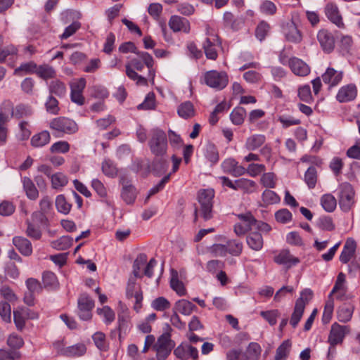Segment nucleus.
Segmentation results:
<instances>
[{
    "label": "nucleus",
    "instance_id": "1",
    "mask_svg": "<svg viewBox=\"0 0 360 360\" xmlns=\"http://www.w3.org/2000/svg\"><path fill=\"white\" fill-rule=\"evenodd\" d=\"M137 58H132L130 62L126 64V75L131 79L136 81V84L145 85L147 84V79L139 75L136 71H142L146 65L148 69H151L153 65V57L147 52L136 53Z\"/></svg>",
    "mask_w": 360,
    "mask_h": 360
},
{
    "label": "nucleus",
    "instance_id": "9",
    "mask_svg": "<svg viewBox=\"0 0 360 360\" xmlns=\"http://www.w3.org/2000/svg\"><path fill=\"white\" fill-rule=\"evenodd\" d=\"M204 81L208 86L217 90H221L227 86L229 78L227 74L224 71L210 70L205 73Z\"/></svg>",
    "mask_w": 360,
    "mask_h": 360
},
{
    "label": "nucleus",
    "instance_id": "24",
    "mask_svg": "<svg viewBox=\"0 0 360 360\" xmlns=\"http://www.w3.org/2000/svg\"><path fill=\"white\" fill-rule=\"evenodd\" d=\"M169 26L174 32H190V22L188 20L178 15H172L169 20Z\"/></svg>",
    "mask_w": 360,
    "mask_h": 360
},
{
    "label": "nucleus",
    "instance_id": "17",
    "mask_svg": "<svg viewBox=\"0 0 360 360\" xmlns=\"http://www.w3.org/2000/svg\"><path fill=\"white\" fill-rule=\"evenodd\" d=\"M221 167L224 173L238 177L246 174V169L233 158H229L225 159L221 165Z\"/></svg>",
    "mask_w": 360,
    "mask_h": 360
},
{
    "label": "nucleus",
    "instance_id": "43",
    "mask_svg": "<svg viewBox=\"0 0 360 360\" xmlns=\"http://www.w3.org/2000/svg\"><path fill=\"white\" fill-rule=\"evenodd\" d=\"M291 342L289 340L283 341L276 349L274 360H285L291 348Z\"/></svg>",
    "mask_w": 360,
    "mask_h": 360
},
{
    "label": "nucleus",
    "instance_id": "27",
    "mask_svg": "<svg viewBox=\"0 0 360 360\" xmlns=\"http://www.w3.org/2000/svg\"><path fill=\"white\" fill-rule=\"evenodd\" d=\"M13 243L19 252L24 256H30L32 253V246L30 241L21 236L13 238Z\"/></svg>",
    "mask_w": 360,
    "mask_h": 360
},
{
    "label": "nucleus",
    "instance_id": "33",
    "mask_svg": "<svg viewBox=\"0 0 360 360\" xmlns=\"http://www.w3.org/2000/svg\"><path fill=\"white\" fill-rule=\"evenodd\" d=\"M262 348L260 345L257 342H252L248 345L241 360H259Z\"/></svg>",
    "mask_w": 360,
    "mask_h": 360
},
{
    "label": "nucleus",
    "instance_id": "62",
    "mask_svg": "<svg viewBox=\"0 0 360 360\" xmlns=\"http://www.w3.org/2000/svg\"><path fill=\"white\" fill-rule=\"evenodd\" d=\"M93 340L96 346L103 351L108 349V345L105 341V335L101 332H96L92 336Z\"/></svg>",
    "mask_w": 360,
    "mask_h": 360
},
{
    "label": "nucleus",
    "instance_id": "49",
    "mask_svg": "<svg viewBox=\"0 0 360 360\" xmlns=\"http://www.w3.org/2000/svg\"><path fill=\"white\" fill-rule=\"evenodd\" d=\"M36 72L39 77L44 79L53 78L56 76L55 70L49 65H40L37 67Z\"/></svg>",
    "mask_w": 360,
    "mask_h": 360
},
{
    "label": "nucleus",
    "instance_id": "48",
    "mask_svg": "<svg viewBox=\"0 0 360 360\" xmlns=\"http://www.w3.org/2000/svg\"><path fill=\"white\" fill-rule=\"evenodd\" d=\"M26 234L28 237L34 240H39L41 237L40 226L33 224L30 220H27Z\"/></svg>",
    "mask_w": 360,
    "mask_h": 360
},
{
    "label": "nucleus",
    "instance_id": "51",
    "mask_svg": "<svg viewBox=\"0 0 360 360\" xmlns=\"http://www.w3.org/2000/svg\"><path fill=\"white\" fill-rule=\"evenodd\" d=\"M98 314L103 317V321L106 324H110L114 321L115 315L113 310L108 306H104L101 309H97Z\"/></svg>",
    "mask_w": 360,
    "mask_h": 360
},
{
    "label": "nucleus",
    "instance_id": "56",
    "mask_svg": "<svg viewBox=\"0 0 360 360\" xmlns=\"http://www.w3.org/2000/svg\"><path fill=\"white\" fill-rule=\"evenodd\" d=\"M103 174L110 177H114L117 174V169L113 162L110 160H105L102 164Z\"/></svg>",
    "mask_w": 360,
    "mask_h": 360
},
{
    "label": "nucleus",
    "instance_id": "50",
    "mask_svg": "<svg viewBox=\"0 0 360 360\" xmlns=\"http://www.w3.org/2000/svg\"><path fill=\"white\" fill-rule=\"evenodd\" d=\"M264 205H273L279 202V196L273 191L266 189L262 195Z\"/></svg>",
    "mask_w": 360,
    "mask_h": 360
},
{
    "label": "nucleus",
    "instance_id": "42",
    "mask_svg": "<svg viewBox=\"0 0 360 360\" xmlns=\"http://www.w3.org/2000/svg\"><path fill=\"white\" fill-rule=\"evenodd\" d=\"M42 282L44 288L50 290L57 288L59 285L56 274L51 271H46L43 274Z\"/></svg>",
    "mask_w": 360,
    "mask_h": 360
},
{
    "label": "nucleus",
    "instance_id": "11",
    "mask_svg": "<svg viewBox=\"0 0 360 360\" xmlns=\"http://www.w3.org/2000/svg\"><path fill=\"white\" fill-rule=\"evenodd\" d=\"M354 192L351 184L345 183L340 186L339 205L344 212H348L354 204Z\"/></svg>",
    "mask_w": 360,
    "mask_h": 360
},
{
    "label": "nucleus",
    "instance_id": "46",
    "mask_svg": "<svg viewBox=\"0 0 360 360\" xmlns=\"http://www.w3.org/2000/svg\"><path fill=\"white\" fill-rule=\"evenodd\" d=\"M204 154L205 158L212 163L215 164L219 161V153L216 146L208 143L206 144L204 149Z\"/></svg>",
    "mask_w": 360,
    "mask_h": 360
},
{
    "label": "nucleus",
    "instance_id": "37",
    "mask_svg": "<svg viewBox=\"0 0 360 360\" xmlns=\"http://www.w3.org/2000/svg\"><path fill=\"white\" fill-rule=\"evenodd\" d=\"M179 117L184 119H188L195 115V109L191 101H186L181 103L177 109Z\"/></svg>",
    "mask_w": 360,
    "mask_h": 360
},
{
    "label": "nucleus",
    "instance_id": "38",
    "mask_svg": "<svg viewBox=\"0 0 360 360\" xmlns=\"http://www.w3.org/2000/svg\"><path fill=\"white\" fill-rule=\"evenodd\" d=\"M22 184L27 197L30 200H36L39 196V192L32 181L28 177H24Z\"/></svg>",
    "mask_w": 360,
    "mask_h": 360
},
{
    "label": "nucleus",
    "instance_id": "41",
    "mask_svg": "<svg viewBox=\"0 0 360 360\" xmlns=\"http://www.w3.org/2000/svg\"><path fill=\"white\" fill-rule=\"evenodd\" d=\"M49 89L51 94H55L60 98L64 96L67 91L65 84L58 79L50 82Z\"/></svg>",
    "mask_w": 360,
    "mask_h": 360
},
{
    "label": "nucleus",
    "instance_id": "13",
    "mask_svg": "<svg viewBox=\"0 0 360 360\" xmlns=\"http://www.w3.org/2000/svg\"><path fill=\"white\" fill-rule=\"evenodd\" d=\"M350 331L348 326H342L338 323H334L331 326L330 331L328 335V342L333 347L342 342L345 335Z\"/></svg>",
    "mask_w": 360,
    "mask_h": 360
},
{
    "label": "nucleus",
    "instance_id": "25",
    "mask_svg": "<svg viewBox=\"0 0 360 360\" xmlns=\"http://www.w3.org/2000/svg\"><path fill=\"white\" fill-rule=\"evenodd\" d=\"M357 94L356 87L354 84H347L341 87L336 96L337 100L340 103L354 100Z\"/></svg>",
    "mask_w": 360,
    "mask_h": 360
},
{
    "label": "nucleus",
    "instance_id": "23",
    "mask_svg": "<svg viewBox=\"0 0 360 360\" xmlns=\"http://www.w3.org/2000/svg\"><path fill=\"white\" fill-rule=\"evenodd\" d=\"M274 262L278 264L285 265L287 268H291L300 263V259L290 254L288 250H282L274 257Z\"/></svg>",
    "mask_w": 360,
    "mask_h": 360
},
{
    "label": "nucleus",
    "instance_id": "32",
    "mask_svg": "<svg viewBox=\"0 0 360 360\" xmlns=\"http://www.w3.org/2000/svg\"><path fill=\"white\" fill-rule=\"evenodd\" d=\"M86 352V346L82 343H79L63 348L61 350V354L67 357H79L83 356Z\"/></svg>",
    "mask_w": 360,
    "mask_h": 360
},
{
    "label": "nucleus",
    "instance_id": "7",
    "mask_svg": "<svg viewBox=\"0 0 360 360\" xmlns=\"http://www.w3.org/2000/svg\"><path fill=\"white\" fill-rule=\"evenodd\" d=\"M206 35L207 37L202 44V49L207 59L215 60L218 56L217 47L220 46L221 42L218 35L210 27L206 28Z\"/></svg>",
    "mask_w": 360,
    "mask_h": 360
},
{
    "label": "nucleus",
    "instance_id": "16",
    "mask_svg": "<svg viewBox=\"0 0 360 360\" xmlns=\"http://www.w3.org/2000/svg\"><path fill=\"white\" fill-rule=\"evenodd\" d=\"M85 86L86 80L84 78H80L70 84V97L73 103L79 105H82L84 103V97L82 93Z\"/></svg>",
    "mask_w": 360,
    "mask_h": 360
},
{
    "label": "nucleus",
    "instance_id": "8",
    "mask_svg": "<svg viewBox=\"0 0 360 360\" xmlns=\"http://www.w3.org/2000/svg\"><path fill=\"white\" fill-rule=\"evenodd\" d=\"M174 342L171 340L169 333H164L161 335L157 342H155L153 349L156 352V356L158 360H165L167 358L171 353L172 349L174 348Z\"/></svg>",
    "mask_w": 360,
    "mask_h": 360
},
{
    "label": "nucleus",
    "instance_id": "52",
    "mask_svg": "<svg viewBox=\"0 0 360 360\" xmlns=\"http://www.w3.org/2000/svg\"><path fill=\"white\" fill-rule=\"evenodd\" d=\"M56 206L59 212L67 214L70 212L72 205L67 202L63 195H59L56 200Z\"/></svg>",
    "mask_w": 360,
    "mask_h": 360
},
{
    "label": "nucleus",
    "instance_id": "2",
    "mask_svg": "<svg viewBox=\"0 0 360 360\" xmlns=\"http://www.w3.org/2000/svg\"><path fill=\"white\" fill-rule=\"evenodd\" d=\"M49 126L58 137L65 134H75L79 129L77 124L73 120L66 117H58L51 120Z\"/></svg>",
    "mask_w": 360,
    "mask_h": 360
},
{
    "label": "nucleus",
    "instance_id": "6",
    "mask_svg": "<svg viewBox=\"0 0 360 360\" xmlns=\"http://www.w3.org/2000/svg\"><path fill=\"white\" fill-rule=\"evenodd\" d=\"M13 116V105L10 101H5L0 107V146L6 143L8 129L7 123Z\"/></svg>",
    "mask_w": 360,
    "mask_h": 360
},
{
    "label": "nucleus",
    "instance_id": "36",
    "mask_svg": "<svg viewBox=\"0 0 360 360\" xmlns=\"http://www.w3.org/2000/svg\"><path fill=\"white\" fill-rule=\"evenodd\" d=\"M266 141L263 134H254L248 137L245 142V148L248 150H255L262 146Z\"/></svg>",
    "mask_w": 360,
    "mask_h": 360
},
{
    "label": "nucleus",
    "instance_id": "31",
    "mask_svg": "<svg viewBox=\"0 0 360 360\" xmlns=\"http://www.w3.org/2000/svg\"><path fill=\"white\" fill-rule=\"evenodd\" d=\"M356 242L352 238H348L344 245V248L340 256V260L344 264H347L354 255L356 250Z\"/></svg>",
    "mask_w": 360,
    "mask_h": 360
},
{
    "label": "nucleus",
    "instance_id": "35",
    "mask_svg": "<svg viewBox=\"0 0 360 360\" xmlns=\"http://www.w3.org/2000/svg\"><path fill=\"white\" fill-rule=\"evenodd\" d=\"M50 133L46 131H42L34 134L31 139V145L34 148L43 147L50 142Z\"/></svg>",
    "mask_w": 360,
    "mask_h": 360
},
{
    "label": "nucleus",
    "instance_id": "40",
    "mask_svg": "<svg viewBox=\"0 0 360 360\" xmlns=\"http://www.w3.org/2000/svg\"><path fill=\"white\" fill-rule=\"evenodd\" d=\"M72 244V238L68 236H63L51 242V246L57 250H65Z\"/></svg>",
    "mask_w": 360,
    "mask_h": 360
},
{
    "label": "nucleus",
    "instance_id": "19",
    "mask_svg": "<svg viewBox=\"0 0 360 360\" xmlns=\"http://www.w3.org/2000/svg\"><path fill=\"white\" fill-rule=\"evenodd\" d=\"M117 330L120 339L122 334H126L129 330L130 324V316L128 308L126 306H121L120 311L117 316Z\"/></svg>",
    "mask_w": 360,
    "mask_h": 360
},
{
    "label": "nucleus",
    "instance_id": "64",
    "mask_svg": "<svg viewBox=\"0 0 360 360\" xmlns=\"http://www.w3.org/2000/svg\"><path fill=\"white\" fill-rule=\"evenodd\" d=\"M170 302L164 297L155 299L151 304L152 307L157 311H164L170 307Z\"/></svg>",
    "mask_w": 360,
    "mask_h": 360
},
{
    "label": "nucleus",
    "instance_id": "59",
    "mask_svg": "<svg viewBox=\"0 0 360 360\" xmlns=\"http://www.w3.org/2000/svg\"><path fill=\"white\" fill-rule=\"evenodd\" d=\"M0 316L6 323H11V307L8 302L5 301L0 302Z\"/></svg>",
    "mask_w": 360,
    "mask_h": 360
},
{
    "label": "nucleus",
    "instance_id": "20",
    "mask_svg": "<svg viewBox=\"0 0 360 360\" xmlns=\"http://www.w3.org/2000/svg\"><path fill=\"white\" fill-rule=\"evenodd\" d=\"M283 33L285 39L290 42L299 44L302 40V35L293 22H287L283 26Z\"/></svg>",
    "mask_w": 360,
    "mask_h": 360
},
{
    "label": "nucleus",
    "instance_id": "12",
    "mask_svg": "<svg viewBox=\"0 0 360 360\" xmlns=\"http://www.w3.org/2000/svg\"><path fill=\"white\" fill-rule=\"evenodd\" d=\"M120 184L122 185V199L128 205L133 204L136 198L137 191L132 185L131 180L125 176H122L120 179Z\"/></svg>",
    "mask_w": 360,
    "mask_h": 360
},
{
    "label": "nucleus",
    "instance_id": "10",
    "mask_svg": "<svg viewBox=\"0 0 360 360\" xmlns=\"http://www.w3.org/2000/svg\"><path fill=\"white\" fill-rule=\"evenodd\" d=\"M136 278L130 277L126 287V297L128 299L135 298L134 309L137 312L142 307L143 292L141 285L136 282Z\"/></svg>",
    "mask_w": 360,
    "mask_h": 360
},
{
    "label": "nucleus",
    "instance_id": "22",
    "mask_svg": "<svg viewBox=\"0 0 360 360\" xmlns=\"http://www.w3.org/2000/svg\"><path fill=\"white\" fill-rule=\"evenodd\" d=\"M325 13L328 20L338 27L344 26L342 15L338 6L334 3H328L325 7Z\"/></svg>",
    "mask_w": 360,
    "mask_h": 360
},
{
    "label": "nucleus",
    "instance_id": "29",
    "mask_svg": "<svg viewBox=\"0 0 360 360\" xmlns=\"http://www.w3.org/2000/svg\"><path fill=\"white\" fill-rule=\"evenodd\" d=\"M246 243L248 247L252 250L259 251L263 247L264 240L259 232L252 231L248 235Z\"/></svg>",
    "mask_w": 360,
    "mask_h": 360
},
{
    "label": "nucleus",
    "instance_id": "21",
    "mask_svg": "<svg viewBox=\"0 0 360 360\" xmlns=\"http://www.w3.org/2000/svg\"><path fill=\"white\" fill-rule=\"evenodd\" d=\"M288 65L292 72L297 76L304 77L310 72L309 65L298 58L292 57L290 58Z\"/></svg>",
    "mask_w": 360,
    "mask_h": 360
},
{
    "label": "nucleus",
    "instance_id": "55",
    "mask_svg": "<svg viewBox=\"0 0 360 360\" xmlns=\"http://www.w3.org/2000/svg\"><path fill=\"white\" fill-rule=\"evenodd\" d=\"M304 181L309 188L315 187L317 181L316 169L314 167H310L304 174Z\"/></svg>",
    "mask_w": 360,
    "mask_h": 360
},
{
    "label": "nucleus",
    "instance_id": "44",
    "mask_svg": "<svg viewBox=\"0 0 360 360\" xmlns=\"http://www.w3.org/2000/svg\"><path fill=\"white\" fill-rule=\"evenodd\" d=\"M246 116V111L242 107L235 108L230 114V119L235 125H240L243 123Z\"/></svg>",
    "mask_w": 360,
    "mask_h": 360
},
{
    "label": "nucleus",
    "instance_id": "47",
    "mask_svg": "<svg viewBox=\"0 0 360 360\" xmlns=\"http://www.w3.org/2000/svg\"><path fill=\"white\" fill-rule=\"evenodd\" d=\"M147 262V256L145 254H139L135 259L133 264L134 278H141L140 271Z\"/></svg>",
    "mask_w": 360,
    "mask_h": 360
},
{
    "label": "nucleus",
    "instance_id": "34",
    "mask_svg": "<svg viewBox=\"0 0 360 360\" xmlns=\"http://www.w3.org/2000/svg\"><path fill=\"white\" fill-rule=\"evenodd\" d=\"M236 190H242L244 193H252L256 191L257 185L255 181L240 178L236 180Z\"/></svg>",
    "mask_w": 360,
    "mask_h": 360
},
{
    "label": "nucleus",
    "instance_id": "45",
    "mask_svg": "<svg viewBox=\"0 0 360 360\" xmlns=\"http://www.w3.org/2000/svg\"><path fill=\"white\" fill-rule=\"evenodd\" d=\"M321 204L326 212H332L336 207L337 201L333 195L325 194L321 198Z\"/></svg>",
    "mask_w": 360,
    "mask_h": 360
},
{
    "label": "nucleus",
    "instance_id": "60",
    "mask_svg": "<svg viewBox=\"0 0 360 360\" xmlns=\"http://www.w3.org/2000/svg\"><path fill=\"white\" fill-rule=\"evenodd\" d=\"M45 107L49 113L52 115H58L59 113L60 108L58 106V101L52 95L48 97L45 103Z\"/></svg>",
    "mask_w": 360,
    "mask_h": 360
},
{
    "label": "nucleus",
    "instance_id": "28",
    "mask_svg": "<svg viewBox=\"0 0 360 360\" xmlns=\"http://www.w3.org/2000/svg\"><path fill=\"white\" fill-rule=\"evenodd\" d=\"M196 306L191 302L186 300H180L177 301L173 308V311L180 313L184 316H189L193 311H196Z\"/></svg>",
    "mask_w": 360,
    "mask_h": 360
},
{
    "label": "nucleus",
    "instance_id": "5",
    "mask_svg": "<svg viewBox=\"0 0 360 360\" xmlns=\"http://www.w3.org/2000/svg\"><path fill=\"white\" fill-rule=\"evenodd\" d=\"M313 291L305 288L300 292V297L296 300L294 311L292 314L290 323L292 328H296L303 315L306 305L313 297Z\"/></svg>",
    "mask_w": 360,
    "mask_h": 360
},
{
    "label": "nucleus",
    "instance_id": "15",
    "mask_svg": "<svg viewBox=\"0 0 360 360\" xmlns=\"http://www.w3.org/2000/svg\"><path fill=\"white\" fill-rule=\"evenodd\" d=\"M174 354L181 360L198 359V349L188 343L183 342L180 344L174 350Z\"/></svg>",
    "mask_w": 360,
    "mask_h": 360
},
{
    "label": "nucleus",
    "instance_id": "53",
    "mask_svg": "<svg viewBox=\"0 0 360 360\" xmlns=\"http://www.w3.org/2000/svg\"><path fill=\"white\" fill-rule=\"evenodd\" d=\"M261 184L266 188H274L276 187V178L273 172L264 173L260 179Z\"/></svg>",
    "mask_w": 360,
    "mask_h": 360
},
{
    "label": "nucleus",
    "instance_id": "57",
    "mask_svg": "<svg viewBox=\"0 0 360 360\" xmlns=\"http://www.w3.org/2000/svg\"><path fill=\"white\" fill-rule=\"evenodd\" d=\"M52 187L55 189L65 186L68 184V178L63 173L58 172L51 176Z\"/></svg>",
    "mask_w": 360,
    "mask_h": 360
},
{
    "label": "nucleus",
    "instance_id": "14",
    "mask_svg": "<svg viewBox=\"0 0 360 360\" xmlns=\"http://www.w3.org/2000/svg\"><path fill=\"white\" fill-rule=\"evenodd\" d=\"M79 316L81 319L87 321L91 319V309L94 307V300L86 294H82L77 301Z\"/></svg>",
    "mask_w": 360,
    "mask_h": 360
},
{
    "label": "nucleus",
    "instance_id": "30",
    "mask_svg": "<svg viewBox=\"0 0 360 360\" xmlns=\"http://www.w3.org/2000/svg\"><path fill=\"white\" fill-rule=\"evenodd\" d=\"M345 283V275L341 272L338 274L335 285L328 296L333 297V294H337V298L342 300L347 291V287Z\"/></svg>",
    "mask_w": 360,
    "mask_h": 360
},
{
    "label": "nucleus",
    "instance_id": "39",
    "mask_svg": "<svg viewBox=\"0 0 360 360\" xmlns=\"http://www.w3.org/2000/svg\"><path fill=\"white\" fill-rule=\"evenodd\" d=\"M354 311V307L349 304H343L338 310V320L343 323L349 321Z\"/></svg>",
    "mask_w": 360,
    "mask_h": 360
},
{
    "label": "nucleus",
    "instance_id": "4",
    "mask_svg": "<svg viewBox=\"0 0 360 360\" xmlns=\"http://www.w3.org/2000/svg\"><path fill=\"white\" fill-rule=\"evenodd\" d=\"M214 191L212 188L200 189L198 193L200 204L199 212L205 221L212 217L213 198Z\"/></svg>",
    "mask_w": 360,
    "mask_h": 360
},
{
    "label": "nucleus",
    "instance_id": "61",
    "mask_svg": "<svg viewBox=\"0 0 360 360\" xmlns=\"http://www.w3.org/2000/svg\"><path fill=\"white\" fill-rule=\"evenodd\" d=\"M24 312L22 311L19 307L16 310L13 311V321L18 330H22L25 325V316Z\"/></svg>",
    "mask_w": 360,
    "mask_h": 360
},
{
    "label": "nucleus",
    "instance_id": "3",
    "mask_svg": "<svg viewBox=\"0 0 360 360\" xmlns=\"http://www.w3.org/2000/svg\"><path fill=\"white\" fill-rule=\"evenodd\" d=\"M148 146L154 155L163 157L167 153V139L165 132L159 129H153Z\"/></svg>",
    "mask_w": 360,
    "mask_h": 360
},
{
    "label": "nucleus",
    "instance_id": "54",
    "mask_svg": "<svg viewBox=\"0 0 360 360\" xmlns=\"http://www.w3.org/2000/svg\"><path fill=\"white\" fill-rule=\"evenodd\" d=\"M226 246L227 252L234 256L240 255L243 250V243L237 240H229Z\"/></svg>",
    "mask_w": 360,
    "mask_h": 360
},
{
    "label": "nucleus",
    "instance_id": "26",
    "mask_svg": "<svg viewBox=\"0 0 360 360\" xmlns=\"http://www.w3.org/2000/svg\"><path fill=\"white\" fill-rule=\"evenodd\" d=\"M342 75L343 72L342 71H338L333 68H328L322 75V79L324 83L329 84L330 86H335L341 82Z\"/></svg>",
    "mask_w": 360,
    "mask_h": 360
},
{
    "label": "nucleus",
    "instance_id": "63",
    "mask_svg": "<svg viewBox=\"0 0 360 360\" xmlns=\"http://www.w3.org/2000/svg\"><path fill=\"white\" fill-rule=\"evenodd\" d=\"M275 217L278 222L287 224L292 220V213L287 209H281L275 213Z\"/></svg>",
    "mask_w": 360,
    "mask_h": 360
},
{
    "label": "nucleus",
    "instance_id": "18",
    "mask_svg": "<svg viewBox=\"0 0 360 360\" xmlns=\"http://www.w3.org/2000/svg\"><path fill=\"white\" fill-rule=\"evenodd\" d=\"M317 39L325 53L332 52L335 48V39L332 33L326 30H321L317 34Z\"/></svg>",
    "mask_w": 360,
    "mask_h": 360
},
{
    "label": "nucleus",
    "instance_id": "58",
    "mask_svg": "<svg viewBox=\"0 0 360 360\" xmlns=\"http://www.w3.org/2000/svg\"><path fill=\"white\" fill-rule=\"evenodd\" d=\"M37 70V64L32 61L25 63L21 64L18 68H17L14 70V74L15 75L22 76V72L25 74L31 73L33 72H36Z\"/></svg>",
    "mask_w": 360,
    "mask_h": 360
}]
</instances>
